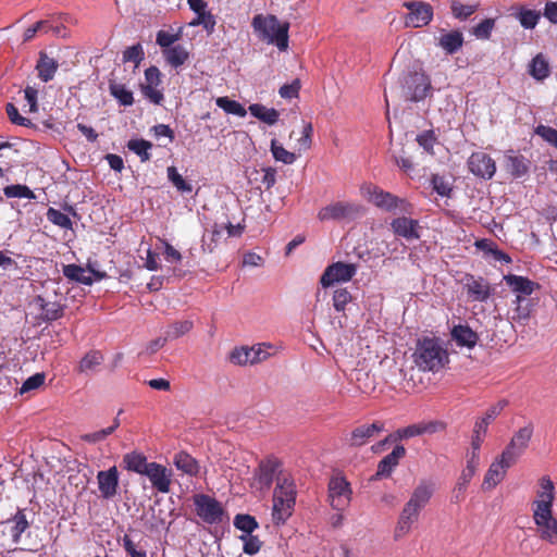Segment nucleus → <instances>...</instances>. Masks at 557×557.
I'll return each instance as SVG.
<instances>
[{
    "instance_id": "obj_8",
    "label": "nucleus",
    "mask_w": 557,
    "mask_h": 557,
    "mask_svg": "<svg viewBox=\"0 0 557 557\" xmlns=\"http://www.w3.org/2000/svg\"><path fill=\"white\" fill-rule=\"evenodd\" d=\"M271 346L258 344L252 347L242 346L232 350L230 361L236 366L256 364L270 357Z\"/></svg>"
},
{
    "instance_id": "obj_12",
    "label": "nucleus",
    "mask_w": 557,
    "mask_h": 557,
    "mask_svg": "<svg viewBox=\"0 0 557 557\" xmlns=\"http://www.w3.org/2000/svg\"><path fill=\"white\" fill-rule=\"evenodd\" d=\"M470 172L483 180H491L496 172L495 161L485 152H473L468 159Z\"/></svg>"
},
{
    "instance_id": "obj_29",
    "label": "nucleus",
    "mask_w": 557,
    "mask_h": 557,
    "mask_svg": "<svg viewBox=\"0 0 557 557\" xmlns=\"http://www.w3.org/2000/svg\"><path fill=\"white\" fill-rule=\"evenodd\" d=\"M532 302L530 299H522L516 297L512 301V308L510 310V319L513 322L524 324L531 317Z\"/></svg>"
},
{
    "instance_id": "obj_35",
    "label": "nucleus",
    "mask_w": 557,
    "mask_h": 557,
    "mask_svg": "<svg viewBox=\"0 0 557 557\" xmlns=\"http://www.w3.org/2000/svg\"><path fill=\"white\" fill-rule=\"evenodd\" d=\"M463 44L462 33L459 30H451L449 33L443 34L440 37V47L445 50L447 53L453 54L457 52Z\"/></svg>"
},
{
    "instance_id": "obj_15",
    "label": "nucleus",
    "mask_w": 557,
    "mask_h": 557,
    "mask_svg": "<svg viewBox=\"0 0 557 557\" xmlns=\"http://www.w3.org/2000/svg\"><path fill=\"white\" fill-rule=\"evenodd\" d=\"M145 475L148 476L152 487H154L158 492L163 494L170 492L172 472L164 466L157 462H150V466L145 472Z\"/></svg>"
},
{
    "instance_id": "obj_22",
    "label": "nucleus",
    "mask_w": 557,
    "mask_h": 557,
    "mask_svg": "<svg viewBox=\"0 0 557 557\" xmlns=\"http://www.w3.org/2000/svg\"><path fill=\"white\" fill-rule=\"evenodd\" d=\"M510 467L511 466H507V463L503 461L500 457L493 461L484 475L482 488L484 491H490L494 488L497 484H499L503 481L507 469Z\"/></svg>"
},
{
    "instance_id": "obj_62",
    "label": "nucleus",
    "mask_w": 557,
    "mask_h": 557,
    "mask_svg": "<svg viewBox=\"0 0 557 557\" xmlns=\"http://www.w3.org/2000/svg\"><path fill=\"white\" fill-rule=\"evenodd\" d=\"M313 127L310 122H302L301 137L298 138L297 143L299 150H308L312 144Z\"/></svg>"
},
{
    "instance_id": "obj_2",
    "label": "nucleus",
    "mask_w": 557,
    "mask_h": 557,
    "mask_svg": "<svg viewBox=\"0 0 557 557\" xmlns=\"http://www.w3.org/2000/svg\"><path fill=\"white\" fill-rule=\"evenodd\" d=\"M412 358L420 370L436 372L447 362L448 355L437 339L424 337L418 341Z\"/></svg>"
},
{
    "instance_id": "obj_43",
    "label": "nucleus",
    "mask_w": 557,
    "mask_h": 557,
    "mask_svg": "<svg viewBox=\"0 0 557 557\" xmlns=\"http://www.w3.org/2000/svg\"><path fill=\"white\" fill-rule=\"evenodd\" d=\"M215 104L227 114H233L239 117H244L247 114L246 109L238 101L232 100L228 97L216 98Z\"/></svg>"
},
{
    "instance_id": "obj_57",
    "label": "nucleus",
    "mask_w": 557,
    "mask_h": 557,
    "mask_svg": "<svg viewBox=\"0 0 557 557\" xmlns=\"http://www.w3.org/2000/svg\"><path fill=\"white\" fill-rule=\"evenodd\" d=\"M437 138L433 131H424L417 136V141L423 150L430 154H434L433 148Z\"/></svg>"
},
{
    "instance_id": "obj_45",
    "label": "nucleus",
    "mask_w": 557,
    "mask_h": 557,
    "mask_svg": "<svg viewBox=\"0 0 557 557\" xmlns=\"http://www.w3.org/2000/svg\"><path fill=\"white\" fill-rule=\"evenodd\" d=\"M271 152L273 158L284 164H293L296 161V154L286 150L276 139L271 140Z\"/></svg>"
},
{
    "instance_id": "obj_54",
    "label": "nucleus",
    "mask_w": 557,
    "mask_h": 557,
    "mask_svg": "<svg viewBox=\"0 0 557 557\" xmlns=\"http://www.w3.org/2000/svg\"><path fill=\"white\" fill-rule=\"evenodd\" d=\"M239 540L243 542V552L250 556L256 555L262 546L259 537L252 534H243Z\"/></svg>"
},
{
    "instance_id": "obj_18",
    "label": "nucleus",
    "mask_w": 557,
    "mask_h": 557,
    "mask_svg": "<svg viewBox=\"0 0 557 557\" xmlns=\"http://www.w3.org/2000/svg\"><path fill=\"white\" fill-rule=\"evenodd\" d=\"M383 430L384 424L380 421H375L371 424L359 425L351 431L348 444L354 447L363 446Z\"/></svg>"
},
{
    "instance_id": "obj_63",
    "label": "nucleus",
    "mask_w": 557,
    "mask_h": 557,
    "mask_svg": "<svg viewBox=\"0 0 557 557\" xmlns=\"http://www.w3.org/2000/svg\"><path fill=\"white\" fill-rule=\"evenodd\" d=\"M45 383V374L44 373H35L24 381L20 388V394H25L30 391H35L39 388Z\"/></svg>"
},
{
    "instance_id": "obj_3",
    "label": "nucleus",
    "mask_w": 557,
    "mask_h": 557,
    "mask_svg": "<svg viewBox=\"0 0 557 557\" xmlns=\"http://www.w3.org/2000/svg\"><path fill=\"white\" fill-rule=\"evenodd\" d=\"M362 195L375 207L388 212L409 213L411 205L406 199L399 198L379 186L368 184L361 188Z\"/></svg>"
},
{
    "instance_id": "obj_58",
    "label": "nucleus",
    "mask_w": 557,
    "mask_h": 557,
    "mask_svg": "<svg viewBox=\"0 0 557 557\" xmlns=\"http://www.w3.org/2000/svg\"><path fill=\"white\" fill-rule=\"evenodd\" d=\"M554 496L547 493L537 492V497L533 502V512L550 511L553 508Z\"/></svg>"
},
{
    "instance_id": "obj_4",
    "label": "nucleus",
    "mask_w": 557,
    "mask_h": 557,
    "mask_svg": "<svg viewBox=\"0 0 557 557\" xmlns=\"http://www.w3.org/2000/svg\"><path fill=\"white\" fill-rule=\"evenodd\" d=\"M403 91L406 100L420 102L432 95L431 79L423 72L408 73L403 79Z\"/></svg>"
},
{
    "instance_id": "obj_25",
    "label": "nucleus",
    "mask_w": 557,
    "mask_h": 557,
    "mask_svg": "<svg viewBox=\"0 0 557 557\" xmlns=\"http://www.w3.org/2000/svg\"><path fill=\"white\" fill-rule=\"evenodd\" d=\"M512 16L519 21L520 25L525 29H533L541 18V12L529 9L524 5H515L511 8Z\"/></svg>"
},
{
    "instance_id": "obj_47",
    "label": "nucleus",
    "mask_w": 557,
    "mask_h": 557,
    "mask_svg": "<svg viewBox=\"0 0 557 557\" xmlns=\"http://www.w3.org/2000/svg\"><path fill=\"white\" fill-rule=\"evenodd\" d=\"M166 172L169 181L180 193L189 194L193 191V185L183 178L175 166H169Z\"/></svg>"
},
{
    "instance_id": "obj_28",
    "label": "nucleus",
    "mask_w": 557,
    "mask_h": 557,
    "mask_svg": "<svg viewBox=\"0 0 557 557\" xmlns=\"http://www.w3.org/2000/svg\"><path fill=\"white\" fill-rule=\"evenodd\" d=\"M173 463L175 465L177 470L190 476L197 475L200 470L198 461L193 456L185 451H180L175 454L173 458Z\"/></svg>"
},
{
    "instance_id": "obj_44",
    "label": "nucleus",
    "mask_w": 557,
    "mask_h": 557,
    "mask_svg": "<svg viewBox=\"0 0 557 557\" xmlns=\"http://www.w3.org/2000/svg\"><path fill=\"white\" fill-rule=\"evenodd\" d=\"M110 94L120 102L121 106H132L134 102L133 92L123 84L111 83Z\"/></svg>"
},
{
    "instance_id": "obj_14",
    "label": "nucleus",
    "mask_w": 557,
    "mask_h": 557,
    "mask_svg": "<svg viewBox=\"0 0 557 557\" xmlns=\"http://www.w3.org/2000/svg\"><path fill=\"white\" fill-rule=\"evenodd\" d=\"M434 493V485L431 482L421 481L410 494L405 506L420 516L421 511L430 503Z\"/></svg>"
},
{
    "instance_id": "obj_33",
    "label": "nucleus",
    "mask_w": 557,
    "mask_h": 557,
    "mask_svg": "<svg viewBox=\"0 0 557 557\" xmlns=\"http://www.w3.org/2000/svg\"><path fill=\"white\" fill-rule=\"evenodd\" d=\"M103 362V356L98 350L87 352L79 361L78 371L84 374L95 373Z\"/></svg>"
},
{
    "instance_id": "obj_17",
    "label": "nucleus",
    "mask_w": 557,
    "mask_h": 557,
    "mask_svg": "<svg viewBox=\"0 0 557 557\" xmlns=\"http://www.w3.org/2000/svg\"><path fill=\"white\" fill-rule=\"evenodd\" d=\"M391 227L395 235L405 238L408 242L420 238V224L418 220L401 216L391 222Z\"/></svg>"
},
{
    "instance_id": "obj_21",
    "label": "nucleus",
    "mask_w": 557,
    "mask_h": 557,
    "mask_svg": "<svg viewBox=\"0 0 557 557\" xmlns=\"http://www.w3.org/2000/svg\"><path fill=\"white\" fill-rule=\"evenodd\" d=\"M406 455V449L403 445H396L392 453L386 455L377 465L375 473L376 479L388 478L394 469L398 466L399 460Z\"/></svg>"
},
{
    "instance_id": "obj_41",
    "label": "nucleus",
    "mask_w": 557,
    "mask_h": 557,
    "mask_svg": "<svg viewBox=\"0 0 557 557\" xmlns=\"http://www.w3.org/2000/svg\"><path fill=\"white\" fill-rule=\"evenodd\" d=\"M36 304L40 307L42 315L48 321H54L62 315L63 308L58 302H48L41 296L36 298Z\"/></svg>"
},
{
    "instance_id": "obj_46",
    "label": "nucleus",
    "mask_w": 557,
    "mask_h": 557,
    "mask_svg": "<svg viewBox=\"0 0 557 557\" xmlns=\"http://www.w3.org/2000/svg\"><path fill=\"white\" fill-rule=\"evenodd\" d=\"M276 472V463L274 461L268 460L265 462H261L258 471V481L260 484L269 487L274 479Z\"/></svg>"
},
{
    "instance_id": "obj_11",
    "label": "nucleus",
    "mask_w": 557,
    "mask_h": 557,
    "mask_svg": "<svg viewBox=\"0 0 557 557\" xmlns=\"http://www.w3.org/2000/svg\"><path fill=\"white\" fill-rule=\"evenodd\" d=\"M533 520L541 540L552 545L557 544V519L550 511L533 512Z\"/></svg>"
},
{
    "instance_id": "obj_40",
    "label": "nucleus",
    "mask_w": 557,
    "mask_h": 557,
    "mask_svg": "<svg viewBox=\"0 0 557 557\" xmlns=\"http://www.w3.org/2000/svg\"><path fill=\"white\" fill-rule=\"evenodd\" d=\"M420 435H422V434H421V430H420L419 423L410 424L408 426L398 429L394 434H391L389 436H387L377 446L380 447V446H382V445H384V444H386L388 442H396V441H401V440H408V438L420 436Z\"/></svg>"
},
{
    "instance_id": "obj_16",
    "label": "nucleus",
    "mask_w": 557,
    "mask_h": 557,
    "mask_svg": "<svg viewBox=\"0 0 557 557\" xmlns=\"http://www.w3.org/2000/svg\"><path fill=\"white\" fill-rule=\"evenodd\" d=\"M98 488L104 499H112L117 494L119 471L115 466L97 473Z\"/></svg>"
},
{
    "instance_id": "obj_51",
    "label": "nucleus",
    "mask_w": 557,
    "mask_h": 557,
    "mask_svg": "<svg viewBox=\"0 0 557 557\" xmlns=\"http://www.w3.org/2000/svg\"><path fill=\"white\" fill-rule=\"evenodd\" d=\"M191 327H193L191 321L185 320V321L175 322L166 329V331H165L166 338H169L170 341L176 339V338L183 336L184 334L188 333L191 330Z\"/></svg>"
},
{
    "instance_id": "obj_50",
    "label": "nucleus",
    "mask_w": 557,
    "mask_h": 557,
    "mask_svg": "<svg viewBox=\"0 0 557 557\" xmlns=\"http://www.w3.org/2000/svg\"><path fill=\"white\" fill-rule=\"evenodd\" d=\"M120 425V420L119 418L116 417L114 420H113V424L109 428H106V429H102L100 431H97V432H94V433H88V434H84L82 436V440L87 442V443H91V444H95V443H98V442H101L103 441L107 436H109L110 434H112Z\"/></svg>"
},
{
    "instance_id": "obj_48",
    "label": "nucleus",
    "mask_w": 557,
    "mask_h": 557,
    "mask_svg": "<svg viewBox=\"0 0 557 557\" xmlns=\"http://www.w3.org/2000/svg\"><path fill=\"white\" fill-rule=\"evenodd\" d=\"M3 194L8 198H26L35 199L34 191L26 185L14 184L3 188Z\"/></svg>"
},
{
    "instance_id": "obj_5",
    "label": "nucleus",
    "mask_w": 557,
    "mask_h": 557,
    "mask_svg": "<svg viewBox=\"0 0 557 557\" xmlns=\"http://www.w3.org/2000/svg\"><path fill=\"white\" fill-rule=\"evenodd\" d=\"M363 214V208L359 205L337 201L330 203L318 212V219L325 221H354Z\"/></svg>"
},
{
    "instance_id": "obj_7",
    "label": "nucleus",
    "mask_w": 557,
    "mask_h": 557,
    "mask_svg": "<svg viewBox=\"0 0 557 557\" xmlns=\"http://www.w3.org/2000/svg\"><path fill=\"white\" fill-rule=\"evenodd\" d=\"M351 488L349 482L342 475H334L329 482V502L333 509L344 510L351 500Z\"/></svg>"
},
{
    "instance_id": "obj_1",
    "label": "nucleus",
    "mask_w": 557,
    "mask_h": 557,
    "mask_svg": "<svg viewBox=\"0 0 557 557\" xmlns=\"http://www.w3.org/2000/svg\"><path fill=\"white\" fill-rule=\"evenodd\" d=\"M251 26L257 37L267 42L274 45L280 51L288 48V29L287 22L281 23L275 15L257 14L253 16Z\"/></svg>"
},
{
    "instance_id": "obj_10",
    "label": "nucleus",
    "mask_w": 557,
    "mask_h": 557,
    "mask_svg": "<svg viewBox=\"0 0 557 557\" xmlns=\"http://www.w3.org/2000/svg\"><path fill=\"white\" fill-rule=\"evenodd\" d=\"M357 273V267L352 263L335 262L323 272L320 283L326 288L336 283L350 281Z\"/></svg>"
},
{
    "instance_id": "obj_32",
    "label": "nucleus",
    "mask_w": 557,
    "mask_h": 557,
    "mask_svg": "<svg viewBox=\"0 0 557 557\" xmlns=\"http://www.w3.org/2000/svg\"><path fill=\"white\" fill-rule=\"evenodd\" d=\"M123 465L124 468L128 471L145 474L150 466V462L147 461V458L143 454L132 451L124 455Z\"/></svg>"
},
{
    "instance_id": "obj_60",
    "label": "nucleus",
    "mask_w": 557,
    "mask_h": 557,
    "mask_svg": "<svg viewBox=\"0 0 557 557\" xmlns=\"http://www.w3.org/2000/svg\"><path fill=\"white\" fill-rule=\"evenodd\" d=\"M494 20L485 18L473 28L472 34L478 39H488L494 28Z\"/></svg>"
},
{
    "instance_id": "obj_6",
    "label": "nucleus",
    "mask_w": 557,
    "mask_h": 557,
    "mask_svg": "<svg viewBox=\"0 0 557 557\" xmlns=\"http://www.w3.org/2000/svg\"><path fill=\"white\" fill-rule=\"evenodd\" d=\"M197 515L209 524L222 523L226 517L221 504L205 494L196 495L194 499Z\"/></svg>"
},
{
    "instance_id": "obj_49",
    "label": "nucleus",
    "mask_w": 557,
    "mask_h": 557,
    "mask_svg": "<svg viewBox=\"0 0 557 557\" xmlns=\"http://www.w3.org/2000/svg\"><path fill=\"white\" fill-rule=\"evenodd\" d=\"M151 147L152 144L145 139H132L127 143V148L135 152L144 162L150 159L149 149Z\"/></svg>"
},
{
    "instance_id": "obj_53",
    "label": "nucleus",
    "mask_w": 557,
    "mask_h": 557,
    "mask_svg": "<svg viewBox=\"0 0 557 557\" xmlns=\"http://www.w3.org/2000/svg\"><path fill=\"white\" fill-rule=\"evenodd\" d=\"M234 525L244 534H251L258 528L256 519L249 515H237L234 519Z\"/></svg>"
},
{
    "instance_id": "obj_19",
    "label": "nucleus",
    "mask_w": 557,
    "mask_h": 557,
    "mask_svg": "<svg viewBox=\"0 0 557 557\" xmlns=\"http://www.w3.org/2000/svg\"><path fill=\"white\" fill-rule=\"evenodd\" d=\"M505 283L510 287L511 292L516 295V297L528 299L540 285L528 277L516 275V274H507L504 276Z\"/></svg>"
},
{
    "instance_id": "obj_26",
    "label": "nucleus",
    "mask_w": 557,
    "mask_h": 557,
    "mask_svg": "<svg viewBox=\"0 0 557 557\" xmlns=\"http://www.w3.org/2000/svg\"><path fill=\"white\" fill-rule=\"evenodd\" d=\"M58 67L59 64L53 58H50L46 52L42 51L39 53L36 70L38 72V77L42 82L47 83L51 81L54 77Z\"/></svg>"
},
{
    "instance_id": "obj_55",
    "label": "nucleus",
    "mask_w": 557,
    "mask_h": 557,
    "mask_svg": "<svg viewBox=\"0 0 557 557\" xmlns=\"http://www.w3.org/2000/svg\"><path fill=\"white\" fill-rule=\"evenodd\" d=\"M433 189L442 197H449L453 190L451 184L438 174H434L431 180Z\"/></svg>"
},
{
    "instance_id": "obj_37",
    "label": "nucleus",
    "mask_w": 557,
    "mask_h": 557,
    "mask_svg": "<svg viewBox=\"0 0 557 557\" xmlns=\"http://www.w3.org/2000/svg\"><path fill=\"white\" fill-rule=\"evenodd\" d=\"M163 55L166 62L173 67L183 65L189 58L188 51L181 45L164 49Z\"/></svg>"
},
{
    "instance_id": "obj_52",
    "label": "nucleus",
    "mask_w": 557,
    "mask_h": 557,
    "mask_svg": "<svg viewBox=\"0 0 557 557\" xmlns=\"http://www.w3.org/2000/svg\"><path fill=\"white\" fill-rule=\"evenodd\" d=\"M47 219L54 225L64 228V230H71L72 228V221L71 219L60 210H57L54 208H49L47 211Z\"/></svg>"
},
{
    "instance_id": "obj_39",
    "label": "nucleus",
    "mask_w": 557,
    "mask_h": 557,
    "mask_svg": "<svg viewBox=\"0 0 557 557\" xmlns=\"http://www.w3.org/2000/svg\"><path fill=\"white\" fill-rule=\"evenodd\" d=\"M63 275L69 280L82 283L84 285H91L94 282L91 276L86 273V270L76 264L64 265Z\"/></svg>"
},
{
    "instance_id": "obj_20",
    "label": "nucleus",
    "mask_w": 557,
    "mask_h": 557,
    "mask_svg": "<svg viewBox=\"0 0 557 557\" xmlns=\"http://www.w3.org/2000/svg\"><path fill=\"white\" fill-rule=\"evenodd\" d=\"M420 516L414 511H411L405 505L399 512L395 529L394 540L399 541L407 536L413 529L414 524L418 523Z\"/></svg>"
},
{
    "instance_id": "obj_31",
    "label": "nucleus",
    "mask_w": 557,
    "mask_h": 557,
    "mask_svg": "<svg viewBox=\"0 0 557 557\" xmlns=\"http://www.w3.org/2000/svg\"><path fill=\"white\" fill-rule=\"evenodd\" d=\"M476 471L465 468L451 492V503L459 504L465 499L466 491Z\"/></svg>"
},
{
    "instance_id": "obj_36",
    "label": "nucleus",
    "mask_w": 557,
    "mask_h": 557,
    "mask_svg": "<svg viewBox=\"0 0 557 557\" xmlns=\"http://www.w3.org/2000/svg\"><path fill=\"white\" fill-rule=\"evenodd\" d=\"M13 522L11 528V536L14 544H18L22 534L29 528V522L26 518L24 510L17 509L16 513L5 522Z\"/></svg>"
},
{
    "instance_id": "obj_24",
    "label": "nucleus",
    "mask_w": 557,
    "mask_h": 557,
    "mask_svg": "<svg viewBox=\"0 0 557 557\" xmlns=\"http://www.w3.org/2000/svg\"><path fill=\"white\" fill-rule=\"evenodd\" d=\"M273 499L278 500H290V504L295 505L296 502V490L294 481L286 474L277 476L276 486L274 488Z\"/></svg>"
},
{
    "instance_id": "obj_59",
    "label": "nucleus",
    "mask_w": 557,
    "mask_h": 557,
    "mask_svg": "<svg viewBox=\"0 0 557 557\" xmlns=\"http://www.w3.org/2000/svg\"><path fill=\"white\" fill-rule=\"evenodd\" d=\"M144 50L140 44L128 47L123 52V61L124 62H134L135 65H138L144 60Z\"/></svg>"
},
{
    "instance_id": "obj_13",
    "label": "nucleus",
    "mask_w": 557,
    "mask_h": 557,
    "mask_svg": "<svg viewBox=\"0 0 557 557\" xmlns=\"http://www.w3.org/2000/svg\"><path fill=\"white\" fill-rule=\"evenodd\" d=\"M410 12L406 17V25L422 27L428 25L433 17L432 7L423 1L406 2L404 4Z\"/></svg>"
},
{
    "instance_id": "obj_38",
    "label": "nucleus",
    "mask_w": 557,
    "mask_h": 557,
    "mask_svg": "<svg viewBox=\"0 0 557 557\" xmlns=\"http://www.w3.org/2000/svg\"><path fill=\"white\" fill-rule=\"evenodd\" d=\"M294 504L290 500H278L273 499V512L272 517L276 524H283L292 516L294 510Z\"/></svg>"
},
{
    "instance_id": "obj_56",
    "label": "nucleus",
    "mask_w": 557,
    "mask_h": 557,
    "mask_svg": "<svg viewBox=\"0 0 557 557\" xmlns=\"http://www.w3.org/2000/svg\"><path fill=\"white\" fill-rule=\"evenodd\" d=\"M451 13L456 18L466 20L474 13L476 7L471 4H462L461 2L454 0L450 4Z\"/></svg>"
},
{
    "instance_id": "obj_30",
    "label": "nucleus",
    "mask_w": 557,
    "mask_h": 557,
    "mask_svg": "<svg viewBox=\"0 0 557 557\" xmlns=\"http://www.w3.org/2000/svg\"><path fill=\"white\" fill-rule=\"evenodd\" d=\"M529 74L536 81H544L550 74L548 60L543 53L536 54L529 64Z\"/></svg>"
},
{
    "instance_id": "obj_42",
    "label": "nucleus",
    "mask_w": 557,
    "mask_h": 557,
    "mask_svg": "<svg viewBox=\"0 0 557 557\" xmlns=\"http://www.w3.org/2000/svg\"><path fill=\"white\" fill-rule=\"evenodd\" d=\"M223 235L224 226L222 224H214L212 230L202 236V249L212 252Z\"/></svg>"
},
{
    "instance_id": "obj_34",
    "label": "nucleus",
    "mask_w": 557,
    "mask_h": 557,
    "mask_svg": "<svg viewBox=\"0 0 557 557\" xmlns=\"http://www.w3.org/2000/svg\"><path fill=\"white\" fill-rule=\"evenodd\" d=\"M250 114L258 120L264 122L268 125H274L280 117L277 110L273 108H267L260 103L250 104L248 108Z\"/></svg>"
},
{
    "instance_id": "obj_61",
    "label": "nucleus",
    "mask_w": 557,
    "mask_h": 557,
    "mask_svg": "<svg viewBox=\"0 0 557 557\" xmlns=\"http://www.w3.org/2000/svg\"><path fill=\"white\" fill-rule=\"evenodd\" d=\"M532 436V430L530 428L520 429L511 438L512 446H517L519 449L525 450Z\"/></svg>"
},
{
    "instance_id": "obj_64",
    "label": "nucleus",
    "mask_w": 557,
    "mask_h": 557,
    "mask_svg": "<svg viewBox=\"0 0 557 557\" xmlns=\"http://www.w3.org/2000/svg\"><path fill=\"white\" fill-rule=\"evenodd\" d=\"M535 134L541 136L545 141L549 143L550 145L557 148V129L550 126L539 125L535 128Z\"/></svg>"
},
{
    "instance_id": "obj_23",
    "label": "nucleus",
    "mask_w": 557,
    "mask_h": 557,
    "mask_svg": "<svg viewBox=\"0 0 557 557\" xmlns=\"http://www.w3.org/2000/svg\"><path fill=\"white\" fill-rule=\"evenodd\" d=\"M450 335L458 346L469 349H472L479 341L478 334L469 325L463 324L455 325Z\"/></svg>"
},
{
    "instance_id": "obj_27",
    "label": "nucleus",
    "mask_w": 557,
    "mask_h": 557,
    "mask_svg": "<svg viewBox=\"0 0 557 557\" xmlns=\"http://www.w3.org/2000/svg\"><path fill=\"white\" fill-rule=\"evenodd\" d=\"M505 169L513 177H521L529 171V161L521 154L508 153L505 157Z\"/></svg>"
},
{
    "instance_id": "obj_9",
    "label": "nucleus",
    "mask_w": 557,
    "mask_h": 557,
    "mask_svg": "<svg viewBox=\"0 0 557 557\" xmlns=\"http://www.w3.org/2000/svg\"><path fill=\"white\" fill-rule=\"evenodd\" d=\"M461 283L470 301L485 302L494 292L488 281L482 276L466 274Z\"/></svg>"
}]
</instances>
